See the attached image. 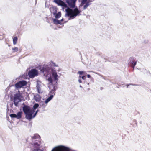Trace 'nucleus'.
Instances as JSON below:
<instances>
[{"instance_id":"1","label":"nucleus","mask_w":151,"mask_h":151,"mask_svg":"<svg viewBox=\"0 0 151 151\" xmlns=\"http://www.w3.org/2000/svg\"><path fill=\"white\" fill-rule=\"evenodd\" d=\"M52 66H57L55 63L52 62L49 65H44L40 69L41 72L43 73L44 76H47V75L51 73V76L47 78L49 84L50 85L53 84L54 81L57 83L59 78V76L57 74L55 68L52 67Z\"/></svg>"},{"instance_id":"2","label":"nucleus","mask_w":151,"mask_h":151,"mask_svg":"<svg viewBox=\"0 0 151 151\" xmlns=\"http://www.w3.org/2000/svg\"><path fill=\"white\" fill-rule=\"evenodd\" d=\"M54 1L58 5L61 6L62 10L63 11L65 10L66 12L65 16L69 17V20L75 18L77 16L79 15L81 12V11L77 7L75 8L73 10L71 9L68 7L67 4L61 0H54Z\"/></svg>"},{"instance_id":"3","label":"nucleus","mask_w":151,"mask_h":151,"mask_svg":"<svg viewBox=\"0 0 151 151\" xmlns=\"http://www.w3.org/2000/svg\"><path fill=\"white\" fill-rule=\"evenodd\" d=\"M22 109L23 111L26 115V118L29 120L35 117L38 111L37 110L35 112L34 109H31L30 107L27 105H24Z\"/></svg>"},{"instance_id":"4","label":"nucleus","mask_w":151,"mask_h":151,"mask_svg":"<svg viewBox=\"0 0 151 151\" xmlns=\"http://www.w3.org/2000/svg\"><path fill=\"white\" fill-rule=\"evenodd\" d=\"M32 141V145L34 147L32 151H44L40 149V137L38 134H35L31 137Z\"/></svg>"},{"instance_id":"5","label":"nucleus","mask_w":151,"mask_h":151,"mask_svg":"<svg viewBox=\"0 0 151 151\" xmlns=\"http://www.w3.org/2000/svg\"><path fill=\"white\" fill-rule=\"evenodd\" d=\"M51 151H77L68 147L60 145L54 148Z\"/></svg>"},{"instance_id":"6","label":"nucleus","mask_w":151,"mask_h":151,"mask_svg":"<svg viewBox=\"0 0 151 151\" xmlns=\"http://www.w3.org/2000/svg\"><path fill=\"white\" fill-rule=\"evenodd\" d=\"M21 95L19 93L15 94L14 96V102L15 106H18V103L21 101Z\"/></svg>"},{"instance_id":"7","label":"nucleus","mask_w":151,"mask_h":151,"mask_svg":"<svg viewBox=\"0 0 151 151\" xmlns=\"http://www.w3.org/2000/svg\"><path fill=\"white\" fill-rule=\"evenodd\" d=\"M27 82L25 81H20L16 83L15 85L16 89H18L21 88L22 87L25 86L27 84Z\"/></svg>"},{"instance_id":"8","label":"nucleus","mask_w":151,"mask_h":151,"mask_svg":"<svg viewBox=\"0 0 151 151\" xmlns=\"http://www.w3.org/2000/svg\"><path fill=\"white\" fill-rule=\"evenodd\" d=\"M38 73V71L35 69H32L29 71L28 73V75L29 77L30 78H33L36 76L37 75Z\"/></svg>"},{"instance_id":"9","label":"nucleus","mask_w":151,"mask_h":151,"mask_svg":"<svg viewBox=\"0 0 151 151\" xmlns=\"http://www.w3.org/2000/svg\"><path fill=\"white\" fill-rule=\"evenodd\" d=\"M22 112L21 111H19L17 113V114H13L10 115V116L12 118H16L17 119H20L22 117Z\"/></svg>"},{"instance_id":"10","label":"nucleus","mask_w":151,"mask_h":151,"mask_svg":"<svg viewBox=\"0 0 151 151\" xmlns=\"http://www.w3.org/2000/svg\"><path fill=\"white\" fill-rule=\"evenodd\" d=\"M77 0H66V2L70 8H74Z\"/></svg>"},{"instance_id":"11","label":"nucleus","mask_w":151,"mask_h":151,"mask_svg":"<svg viewBox=\"0 0 151 151\" xmlns=\"http://www.w3.org/2000/svg\"><path fill=\"white\" fill-rule=\"evenodd\" d=\"M81 1L80 5V7L83 10H85L87 8L85 7L86 3L88 2V0H81Z\"/></svg>"},{"instance_id":"12","label":"nucleus","mask_w":151,"mask_h":151,"mask_svg":"<svg viewBox=\"0 0 151 151\" xmlns=\"http://www.w3.org/2000/svg\"><path fill=\"white\" fill-rule=\"evenodd\" d=\"M53 98L52 96H50L47 99H46L45 102H43L42 106H43L45 107L47 105V104Z\"/></svg>"},{"instance_id":"13","label":"nucleus","mask_w":151,"mask_h":151,"mask_svg":"<svg viewBox=\"0 0 151 151\" xmlns=\"http://www.w3.org/2000/svg\"><path fill=\"white\" fill-rule=\"evenodd\" d=\"M57 89V88L55 86H54L53 88L52 89L51 91H50L49 95L50 96H52V97H53V96L55 95V91Z\"/></svg>"},{"instance_id":"14","label":"nucleus","mask_w":151,"mask_h":151,"mask_svg":"<svg viewBox=\"0 0 151 151\" xmlns=\"http://www.w3.org/2000/svg\"><path fill=\"white\" fill-rule=\"evenodd\" d=\"M50 12L52 14L55 15L57 12V9L55 7H52L51 9Z\"/></svg>"},{"instance_id":"15","label":"nucleus","mask_w":151,"mask_h":151,"mask_svg":"<svg viewBox=\"0 0 151 151\" xmlns=\"http://www.w3.org/2000/svg\"><path fill=\"white\" fill-rule=\"evenodd\" d=\"M53 23L55 24H61V25H62V23L61 22L58 20V19H53Z\"/></svg>"},{"instance_id":"16","label":"nucleus","mask_w":151,"mask_h":151,"mask_svg":"<svg viewBox=\"0 0 151 151\" xmlns=\"http://www.w3.org/2000/svg\"><path fill=\"white\" fill-rule=\"evenodd\" d=\"M34 99L36 101H39L41 99V97L39 95H36L34 96Z\"/></svg>"},{"instance_id":"17","label":"nucleus","mask_w":151,"mask_h":151,"mask_svg":"<svg viewBox=\"0 0 151 151\" xmlns=\"http://www.w3.org/2000/svg\"><path fill=\"white\" fill-rule=\"evenodd\" d=\"M94 1V0H88V2H87L85 6V8H88V7L91 4V2Z\"/></svg>"},{"instance_id":"18","label":"nucleus","mask_w":151,"mask_h":151,"mask_svg":"<svg viewBox=\"0 0 151 151\" xmlns=\"http://www.w3.org/2000/svg\"><path fill=\"white\" fill-rule=\"evenodd\" d=\"M18 38L17 37H14L13 38V43L14 45H16L17 42Z\"/></svg>"},{"instance_id":"19","label":"nucleus","mask_w":151,"mask_h":151,"mask_svg":"<svg viewBox=\"0 0 151 151\" xmlns=\"http://www.w3.org/2000/svg\"><path fill=\"white\" fill-rule=\"evenodd\" d=\"M55 17L56 18H59L61 17V13L60 12H58V13L55 14Z\"/></svg>"},{"instance_id":"20","label":"nucleus","mask_w":151,"mask_h":151,"mask_svg":"<svg viewBox=\"0 0 151 151\" xmlns=\"http://www.w3.org/2000/svg\"><path fill=\"white\" fill-rule=\"evenodd\" d=\"M8 126L10 129H12L13 127H14V123H9Z\"/></svg>"},{"instance_id":"21","label":"nucleus","mask_w":151,"mask_h":151,"mask_svg":"<svg viewBox=\"0 0 151 151\" xmlns=\"http://www.w3.org/2000/svg\"><path fill=\"white\" fill-rule=\"evenodd\" d=\"M12 50H13V52H17L18 50V48L17 47H15L14 48H12Z\"/></svg>"},{"instance_id":"22","label":"nucleus","mask_w":151,"mask_h":151,"mask_svg":"<svg viewBox=\"0 0 151 151\" xmlns=\"http://www.w3.org/2000/svg\"><path fill=\"white\" fill-rule=\"evenodd\" d=\"M130 62L132 65H133V68H134L136 64V62H134L133 60H130Z\"/></svg>"},{"instance_id":"23","label":"nucleus","mask_w":151,"mask_h":151,"mask_svg":"<svg viewBox=\"0 0 151 151\" xmlns=\"http://www.w3.org/2000/svg\"><path fill=\"white\" fill-rule=\"evenodd\" d=\"M39 106V105L38 104H35L33 108L34 109H35L38 108Z\"/></svg>"},{"instance_id":"24","label":"nucleus","mask_w":151,"mask_h":151,"mask_svg":"<svg viewBox=\"0 0 151 151\" xmlns=\"http://www.w3.org/2000/svg\"><path fill=\"white\" fill-rule=\"evenodd\" d=\"M36 87H37V89H39V88H41L40 85L39 83V82H37Z\"/></svg>"},{"instance_id":"25","label":"nucleus","mask_w":151,"mask_h":151,"mask_svg":"<svg viewBox=\"0 0 151 151\" xmlns=\"http://www.w3.org/2000/svg\"><path fill=\"white\" fill-rule=\"evenodd\" d=\"M37 89V91H38V92L39 93H42V90L41 89V88H40L39 89Z\"/></svg>"},{"instance_id":"26","label":"nucleus","mask_w":151,"mask_h":151,"mask_svg":"<svg viewBox=\"0 0 151 151\" xmlns=\"http://www.w3.org/2000/svg\"><path fill=\"white\" fill-rule=\"evenodd\" d=\"M84 73V72L83 71H78V73L80 75H82Z\"/></svg>"},{"instance_id":"27","label":"nucleus","mask_w":151,"mask_h":151,"mask_svg":"<svg viewBox=\"0 0 151 151\" xmlns=\"http://www.w3.org/2000/svg\"><path fill=\"white\" fill-rule=\"evenodd\" d=\"M79 78H81V76H79ZM81 78L83 80H85L86 78V77L85 76H84L81 77Z\"/></svg>"},{"instance_id":"28","label":"nucleus","mask_w":151,"mask_h":151,"mask_svg":"<svg viewBox=\"0 0 151 151\" xmlns=\"http://www.w3.org/2000/svg\"><path fill=\"white\" fill-rule=\"evenodd\" d=\"M131 124V125L133 126L134 127H136L137 126V123H135V124H134V125L133 124Z\"/></svg>"},{"instance_id":"29","label":"nucleus","mask_w":151,"mask_h":151,"mask_svg":"<svg viewBox=\"0 0 151 151\" xmlns=\"http://www.w3.org/2000/svg\"><path fill=\"white\" fill-rule=\"evenodd\" d=\"M78 81L80 83H81L82 82V81L80 79H78Z\"/></svg>"},{"instance_id":"30","label":"nucleus","mask_w":151,"mask_h":151,"mask_svg":"<svg viewBox=\"0 0 151 151\" xmlns=\"http://www.w3.org/2000/svg\"><path fill=\"white\" fill-rule=\"evenodd\" d=\"M28 125L29 126V127L30 126L31 127L32 126V124H31V123H28Z\"/></svg>"},{"instance_id":"31","label":"nucleus","mask_w":151,"mask_h":151,"mask_svg":"<svg viewBox=\"0 0 151 151\" xmlns=\"http://www.w3.org/2000/svg\"><path fill=\"white\" fill-rule=\"evenodd\" d=\"M87 77L88 78H90L91 77V76L89 74H88L87 75Z\"/></svg>"},{"instance_id":"32","label":"nucleus","mask_w":151,"mask_h":151,"mask_svg":"<svg viewBox=\"0 0 151 151\" xmlns=\"http://www.w3.org/2000/svg\"><path fill=\"white\" fill-rule=\"evenodd\" d=\"M130 85H133V86H137V85L136 84H130Z\"/></svg>"},{"instance_id":"33","label":"nucleus","mask_w":151,"mask_h":151,"mask_svg":"<svg viewBox=\"0 0 151 151\" xmlns=\"http://www.w3.org/2000/svg\"><path fill=\"white\" fill-rule=\"evenodd\" d=\"M130 85L129 84L127 85V88H128V86Z\"/></svg>"},{"instance_id":"34","label":"nucleus","mask_w":151,"mask_h":151,"mask_svg":"<svg viewBox=\"0 0 151 151\" xmlns=\"http://www.w3.org/2000/svg\"><path fill=\"white\" fill-rule=\"evenodd\" d=\"M63 19H61V20H60V21L61 22V21H63Z\"/></svg>"},{"instance_id":"35","label":"nucleus","mask_w":151,"mask_h":151,"mask_svg":"<svg viewBox=\"0 0 151 151\" xmlns=\"http://www.w3.org/2000/svg\"><path fill=\"white\" fill-rule=\"evenodd\" d=\"M79 87H80V88H82V86L81 85H80V86H79Z\"/></svg>"},{"instance_id":"36","label":"nucleus","mask_w":151,"mask_h":151,"mask_svg":"<svg viewBox=\"0 0 151 151\" xmlns=\"http://www.w3.org/2000/svg\"><path fill=\"white\" fill-rule=\"evenodd\" d=\"M89 83H87V84H88V85H89Z\"/></svg>"},{"instance_id":"37","label":"nucleus","mask_w":151,"mask_h":151,"mask_svg":"<svg viewBox=\"0 0 151 151\" xmlns=\"http://www.w3.org/2000/svg\"><path fill=\"white\" fill-rule=\"evenodd\" d=\"M89 88H88V90H89Z\"/></svg>"}]
</instances>
